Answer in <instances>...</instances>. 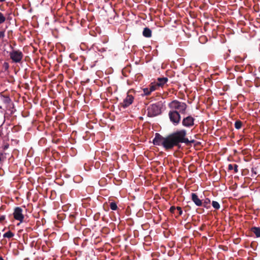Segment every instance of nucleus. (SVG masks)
Listing matches in <instances>:
<instances>
[{
	"label": "nucleus",
	"mask_w": 260,
	"mask_h": 260,
	"mask_svg": "<svg viewBox=\"0 0 260 260\" xmlns=\"http://www.w3.org/2000/svg\"><path fill=\"white\" fill-rule=\"evenodd\" d=\"M194 142V140H189L187 138V132L184 129L174 132L166 137H163L156 133L153 140L154 145L161 146L166 151L172 150L175 146L180 148V143H184L186 146H189Z\"/></svg>",
	"instance_id": "1"
},
{
	"label": "nucleus",
	"mask_w": 260,
	"mask_h": 260,
	"mask_svg": "<svg viewBox=\"0 0 260 260\" xmlns=\"http://www.w3.org/2000/svg\"><path fill=\"white\" fill-rule=\"evenodd\" d=\"M212 205L213 207L216 210L219 209L220 207L219 204L217 202L214 201H212Z\"/></svg>",
	"instance_id": "17"
},
{
	"label": "nucleus",
	"mask_w": 260,
	"mask_h": 260,
	"mask_svg": "<svg viewBox=\"0 0 260 260\" xmlns=\"http://www.w3.org/2000/svg\"><path fill=\"white\" fill-rule=\"evenodd\" d=\"M229 56V54L228 53H225V54L223 55L224 59H226Z\"/></svg>",
	"instance_id": "26"
},
{
	"label": "nucleus",
	"mask_w": 260,
	"mask_h": 260,
	"mask_svg": "<svg viewBox=\"0 0 260 260\" xmlns=\"http://www.w3.org/2000/svg\"><path fill=\"white\" fill-rule=\"evenodd\" d=\"M5 37V31H0V38H3Z\"/></svg>",
	"instance_id": "25"
},
{
	"label": "nucleus",
	"mask_w": 260,
	"mask_h": 260,
	"mask_svg": "<svg viewBox=\"0 0 260 260\" xmlns=\"http://www.w3.org/2000/svg\"><path fill=\"white\" fill-rule=\"evenodd\" d=\"M176 209V207H175V206H171L169 210L170 212H171L172 213H174Z\"/></svg>",
	"instance_id": "22"
},
{
	"label": "nucleus",
	"mask_w": 260,
	"mask_h": 260,
	"mask_svg": "<svg viewBox=\"0 0 260 260\" xmlns=\"http://www.w3.org/2000/svg\"><path fill=\"white\" fill-rule=\"evenodd\" d=\"M195 119L191 116L184 117L182 121V124L186 127H191L194 125Z\"/></svg>",
	"instance_id": "7"
},
{
	"label": "nucleus",
	"mask_w": 260,
	"mask_h": 260,
	"mask_svg": "<svg viewBox=\"0 0 260 260\" xmlns=\"http://www.w3.org/2000/svg\"><path fill=\"white\" fill-rule=\"evenodd\" d=\"M6 21V17L0 12V24L4 23Z\"/></svg>",
	"instance_id": "19"
},
{
	"label": "nucleus",
	"mask_w": 260,
	"mask_h": 260,
	"mask_svg": "<svg viewBox=\"0 0 260 260\" xmlns=\"http://www.w3.org/2000/svg\"><path fill=\"white\" fill-rule=\"evenodd\" d=\"M251 172H252V176H253V175H256L257 174V172L256 171V169L255 168H252L251 169Z\"/></svg>",
	"instance_id": "24"
},
{
	"label": "nucleus",
	"mask_w": 260,
	"mask_h": 260,
	"mask_svg": "<svg viewBox=\"0 0 260 260\" xmlns=\"http://www.w3.org/2000/svg\"><path fill=\"white\" fill-rule=\"evenodd\" d=\"M5 216H2L1 217H0V221H3L5 219Z\"/></svg>",
	"instance_id": "28"
},
{
	"label": "nucleus",
	"mask_w": 260,
	"mask_h": 260,
	"mask_svg": "<svg viewBox=\"0 0 260 260\" xmlns=\"http://www.w3.org/2000/svg\"><path fill=\"white\" fill-rule=\"evenodd\" d=\"M14 236V234L11 231H9L4 234L3 237L4 238H12Z\"/></svg>",
	"instance_id": "14"
},
{
	"label": "nucleus",
	"mask_w": 260,
	"mask_h": 260,
	"mask_svg": "<svg viewBox=\"0 0 260 260\" xmlns=\"http://www.w3.org/2000/svg\"><path fill=\"white\" fill-rule=\"evenodd\" d=\"M157 80V81L156 83L157 85L159 87H162L165 83H166L168 79L167 77L158 78Z\"/></svg>",
	"instance_id": "10"
},
{
	"label": "nucleus",
	"mask_w": 260,
	"mask_h": 260,
	"mask_svg": "<svg viewBox=\"0 0 260 260\" xmlns=\"http://www.w3.org/2000/svg\"><path fill=\"white\" fill-rule=\"evenodd\" d=\"M176 209L178 211L179 215H181L183 213L181 208L180 207L178 206L176 207Z\"/></svg>",
	"instance_id": "21"
},
{
	"label": "nucleus",
	"mask_w": 260,
	"mask_h": 260,
	"mask_svg": "<svg viewBox=\"0 0 260 260\" xmlns=\"http://www.w3.org/2000/svg\"><path fill=\"white\" fill-rule=\"evenodd\" d=\"M147 111V116L153 117L161 114V108L158 104H154L148 107Z\"/></svg>",
	"instance_id": "3"
},
{
	"label": "nucleus",
	"mask_w": 260,
	"mask_h": 260,
	"mask_svg": "<svg viewBox=\"0 0 260 260\" xmlns=\"http://www.w3.org/2000/svg\"><path fill=\"white\" fill-rule=\"evenodd\" d=\"M210 200L208 198H206L204 201H203V205L204 207L208 209L210 207Z\"/></svg>",
	"instance_id": "13"
},
{
	"label": "nucleus",
	"mask_w": 260,
	"mask_h": 260,
	"mask_svg": "<svg viewBox=\"0 0 260 260\" xmlns=\"http://www.w3.org/2000/svg\"><path fill=\"white\" fill-rule=\"evenodd\" d=\"M149 88H145L143 89V92L145 95H149L151 93Z\"/></svg>",
	"instance_id": "20"
},
{
	"label": "nucleus",
	"mask_w": 260,
	"mask_h": 260,
	"mask_svg": "<svg viewBox=\"0 0 260 260\" xmlns=\"http://www.w3.org/2000/svg\"><path fill=\"white\" fill-rule=\"evenodd\" d=\"M9 55L13 62L15 63L20 62L23 56L22 52L19 50H13Z\"/></svg>",
	"instance_id": "4"
},
{
	"label": "nucleus",
	"mask_w": 260,
	"mask_h": 260,
	"mask_svg": "<svg viewBox=\"0 0 260 260\" xmlns=\"http://www.w3.org/2000/svg\"><path fill=\"white\" fill-rule=\"evenodd\" d=\"M238 166L236 164L234 165V166L233 167V169H234V171L235 173H237L238 172Z\"/></svg>",
	"instance_id": "23"
},
{
	"label": "nucleus",
	"mask_w": 260,
	"mask_h": 260,
	"mask_svg": "<svg viewBox=\"0 0 260 260\" xmlns=\"http://www.w3.org/2000/svg\"><path fill=\"white\" fill-rule=\"evenodd\" d=\"M169 117L170 121L174 125H177L180 121L181 116L179 112L176 110H171L169 112Z\"/></svg>",
	"instance_id": "5"
},
{
	"label": "nucleus",
	"mask_w": 260,
	"mask_h": 260,
	"mask_svg": "<svg viewBox=\"0 0 260 260\" xmlns=\"http://www.w3.org/2000/svg\"><path fill=\"white\" fill-rule=\"evenodd\" d=\"M251 231L255 234L257 238L260 237V228L253 226L251 228Z\"/></svg>",
	"instance_id": "12"
},
{
	"label": "nucleus",
	"mask_w": 260,
	"mask_h": 260,
	"mask_svg": "<svg viewBox=\"0 0 260 260\" xmlns=\"http://www.w3.org/2000/svg\"><path fill=\"white\" fill-rule=\"evenodd\" d=\"M70 217L73 219L74 218V216L73 215H71Z\"/></svg>",
	"instance_id": "29"
},
{
	"label": "nucleus",
	"mask_w": 260,
	"mask_h": 260,
	"mask_svg": "<svg viewBox=\"0 0 260 260\" xmlns=\"http://www.w3.org/2000/svg\"><path fill=\"white\" fill-rule=\"evenodd\" d=\"M14 218L19 221L20 222H23L24 216L22 214V209L19 207H17L14 209L13 213Z\"/></svg>",
	"instance_id": "6"
},
{
	"label": "nucleus",
	"mask_w": 260,
	"mask_h": 260,
	"mask_svg": "<svg viewBox=\"0 0 260 260\" xmlns=\"http://www.w3.org/2000/svg\"><path fill=\"white\" fill-rule=\"evenodd\" d=\"M242 125V122L240 120H237L235 123V127L237 129H240Z\"/></svg>",
	"instance_id": "16"
},
{
	"label": "nucleus",
	"mask_w": 260,
	"mask_h": 260,
	"mask_svg": "<svg viewBox=\"0 0 260 260\" xmlns=\"http://www.w3.org/2000/svg\"><path fill=\"white\" fill-rule=\"evenodd\" d=\"M0 260H4V259L2 256H0Z\"/></svg>",
	"instance_id": "30"
},
{
	"label": "nucleus",
	"mask_w": 260,
	"mask_h": 260,
	"mask_svg": "<svg viewBox=\"0 0 260 260\" xmlns=\"http://www.w3.org/2000/svg\"><path fill=\"white\" fill-rule=\"evenodd\" d=\"M110 207L112 210H116L118 208L117 204L115 202L110 203Z\"/></svg>",
	"instance_id": "18"
},
{
	"label": "nucleus",
	"mask_w": 260,
	"mask_h": 260,
	"mask_svg": "<svg viewBox=\"0 0 260 260\" xmlns=\"http://www.w3.org/2000/svg\"><path fill=\"white\" fill-rule=\"evenodd\" d=\"M152 31L151 29L148 27L144 28L143 31V35L146 38H150L151 37Z\"/></svg>",
	"instance_id": "11"
},
{
	"label": "nucleus",
	"mask_w": 260,
	"mask_h": 260,
	"mask_svg": "<svg viewBox=\"0 0 260 260\" xmlns=\"http://www.w3.org/2000/svg\"><path fill=\"white\" fill-rule=\"evenodd\" d=\"M169 106L171 109H174V110H178L179 112L184 113L185 112L187 105L183 102H181L177 100H174L171 102Z\"/></svg>",
	"instance_id": "2"
},
{
	"label": "nucleus",
	"mask_w": 260,
	"mask_h": 260,
	"mask_svg": "<svg viewBox=\"0 0 260 260\" xmlns=\"http://www.w3.org/2000/svg\"><path fill=\"white\" fill-rule=\"evenodd\" d=\"M229 170H232L233 169V166L232 164H229L228 166Z\"/></svg>",
	"instance_id": "27"
},
{
	"label": "nucleus",
	"mask_w": 260,
	"mask_h": 260,
	"mask_svg": "<svg viewBox=\"0 0 260 260\" xmlns=\"http://www.w3.org/2000/svg\"><path fill=\"white\" fill-rule=\"evenodd\" d=\"M134 101V97L133 95L127 94L126 98L123 100V103L121 104L123 108H126L131 105Z\"/></svg>",
	"instance_id": "8"
},
{
	"label": "nucleus",
	"mask_w": 260,
	"mask_h": 260,
	"mask_svg": "<svg viewBox=\"0 0 260 260\" xmlns=\"http://www.w3.org/2000/svg\"><path fill=\"white\" fill-rule=\"evenodd\" d=\"M191 199L197 206H202L203 200H201L198 196L195 193H191Z\"/></svg>",
	"instance_id": "9"
},
{
	"label": "nucleus",
	"mask_w": 260,
	"mask_h": 260,
	"mask_svg": "<svg viewBox=\"0 0 260 260\" xmlns=\"http://www.w3.org/2000/svg\"><path fill=\"white\" fill-rule=\"evenodd\" d=\"M159 86L157 85V84L156 83H151L150 85V91L151 92H152V91H155V90L157 89V88Z\"/></svg>",
	"instance_id": "15"
}]
</instances>
